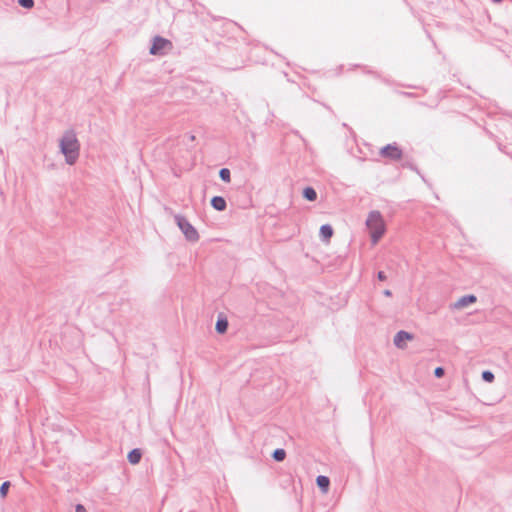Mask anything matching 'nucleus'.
I'll list each match as a JSON object with an SVG mask.
<instances>
[{
  "instance_id": "1",
  "label": "nucleus",
  "mask_w": 512,
  "mask_h": 512,
  "mask_svg": "<svg viewBox=\"0 0 512 512\" xmlns=\"http://www.w3.org/2000/svg\"><path fill=\"white\" fill-rule=\"evenodd\" d=\"M60 151L68 165H73L79 158L80 144L74 130H67L60 139Z\"/></svg>"
},
{
  "instance_id": "2",
  "label": "nucleus",
  "mask_w": 512,
  "mask_h": 512,
  "mask_svg": "<svg viewBox=\"0 0 512 512\" xmlns=\"http://www.w3.org/2000/svg\"><path fill=\"white\" fill-rule=\"evenodd\" d=\"M366 226L370 232L372 243H378L386 231V226L382 214L377 210L370 211L366 219Z\"/></svg>"
},
{
  "instance_id": "3",
  "label": "nucleus",
  "mask_w": 512,
  "mask_h": 512,
  "mask_svg": "<svg viewBox=\"0 0 512 512\" xmlns=\"http://www.w3.org/2000/svg\"><path fill=\"white\" fill-rule=\"evenodd\" d=\"M174 220L184 234L185 238L189 242H197L200 238L198 231L196 228L187 220V218L183 215L176 214L174 216Z\"/></svg>"
},
{
  "instance_id": "4",
  "label": "nucleus",
  "mask_w": 512,
  "mask_h": 512,
  "mask_svg": "<svg viewBox=\"0 0 512 512\" xmlns=\"http://www.w3.org/2000/svg\"><path fill=\"white\" fill-rule=\"evenodd\" d=\"M379 155L390 161H399L403 157V151L397 143L394 142L383 146L379 151Z\"/></svg>"
},
{
  "instance_id": "5",
  "label": "nucleus",
  "mask_w": 512,
  "mask_h": 512,
  "mask_svg": "<svg viewBox=\"0 0 512 512\" xmlns=\"http://www.w3.org/2000/svg\"><path fill=\"white\" fill-rule=\"evenodd\" d=\"M171 47H172V43L170 40L157 35V36L153 37V39H152V45L149 49V53L151 55H164L165 50L167 48H171Z\"/></svg>"
},
{
  "instance_id": "6",
  "label": "nucleus",
  "mask_w": 512,
  "mask_h": 512,
  "mask_svg": "<svg viewBox=\"0 0 512 512\" xmlns=\"http://www.w3.org/2000/svg\"><path fill=\"white\" fill-rule=\"evenodd\" d=\"M412 339H413V334H411L407 331H404V330H400L395 334L393 342L397 348L402 349L405 347V341L412 340Z\"/></svg>"
},
{
  "instance_id": "7",
  "label": "nucleus",
  "mask_w": 512,
  "mask_h": 512,
  "mask_svg": "<svg viewBox=\"0 0 512 512\" xmlns=\"http://www.w3.org/2000/svg\"><path fill=\"white\" fill-rule=\"evenodd\" d=\"M477 301V297L473 294H468L460 297L454 304L453 308L455 309H462L464 307H467L470 304H473Z\"/></svg>"
},
{
  "instance_id": "8",
  "label": "nucleus",
  "mask_w": 512,
  "mask_h": 512,
  "mask_svg": "<svg viewBox=\"0 0 512 512\" xmlns=\"http://www.w3.org/2000/svg\"><path fill=\"white\" fill-rule=\"evenodd\" d=\"M210 203H211V206L216 211H219V212H222V211H224L227 208L226 200L222 196H214V197H212Z\"/></svg>"
},
{
  "instance_id": "9",
  "label": "nucleus",
  "mask_w": 512,
  "mask_h": 512,
  "mask_svg": "<svg viewBox=\"0 0 512 512\" xmlns=\"http://www.w3.org/2000/svg\"><path fill=\"white\" fill-rule=\"evenodd\" d=\"M317 487L323 492L327 493L330 487V479L325 475H319L316 478Z\"/></svg>"
},
{
  "instance_id": "10",
  "label": "nucleus",
  "mask_w": 512,
  "mask_h": 512,
  "mask_svg": "<svg viewBox=\"0 0 512 512\" xmlns=\"http://www.w3.org/2000/svg\"><path fill=\"white\" fill-rule=\"evenodd\" d=\"M141 458H142V451L139 448L132 449L127 455V459L129 461V463L132 465L138 464L141 461Z\"/></svg>"
},
{
  "instance_id": "11",
  "label": "nucleus",
  "mask_w": 512,
  "mask_h": 512,
  "mask_svg": "<svg viewBox=\"0 0 512 512\" xmlns=\"http://www.w3.org/2000/svg\"><path fill=\"white\" fill-rule=\"evenodd\" d=\"M320 237L323 241H329L333 236V228L330 224H323L319 231Z\"/></svg>"
},
{
  "instance_id": "12",
  "label": "nucleus",
  "mask_w": 512,
  "mask_h": 512,
  "mask_svg": "<svg viewBox=\"0 0 512 512\" xmlns=\"http://www.w3.org/2000/svg\"><path fill=\"white\" fill-rule=\"evenodd\" d=\"M215 329H216L217 333L224 334L228 329L227 318L219 315L217 322H216Z\"/></svg>"
},
{
  "instance_id": "13",
  "label": "nucleus",
  "mask_w": 512,
  "mask_h": 512,
  "mask_svg": "<svg viewBox=\"0 0 512 512\" xmlns=\"http://www.w3.org/2000/svg\"><path fill=\"white\" fill-rule=\"evenodd\" d=\"M302 196L307 201L313 202L317 199V192L313 187L307 186L303 189Z\"/></svg>"
},
{
  "instance_id": "14",
  "label": "nucleus",
  "mask_w": 512,
  "mask_h": 512,
  "mask_svg": "<svg viewBox=\"0 0 512 512\" xmlns=\"http://www.w3.org/2000/svg\"><path fill=\"white\" fill-rule=\"evenodd\" d=\"M272 458L276 461V462H282L285 460L286 458V451L282 448H277L273 451L272 453Z\"/></svg>"
},
{
  "instance_id": "15",
  "label": "nucleus",
  "mask_w": 512,
  "mask_h": 512,
  "mask_svg": "<svg viewBox=\"0 0 512 512\" xmlns=\"http://www.w3.org/2000/svg\"><path fill=\"white\" fill-rule=\"evenodd\" d=\"M219 177L222 181L228 183L231 181V172L228 168H221L219 171Z\"/></svg>"
},
{
  "instance_id": "16",
  "label": "nucleus",
  "mask_w": 512,
  "mask_h": 512,
  "mask_svg": "<svg viewBox=\"0 0 512 512\" xmlns=\"http://www.w3.org/2000/svg\"><path fill=\"white\" fill-rule=\"evenodd\" d=\"M10 486H11L10 481H4L0 485V497L1 498H5L7 496Z\"/></svg>"
},
{
  "instance_id": "17",
  "label": "nucleus",
  "mask_w": 512,
  "mask_h": 512,
  "mask_svg": "<svg viewBox=\"0 0 512 512\" xmlns=\"http://www.w3.org/2000/svg\"><path fill=\"white\" fill-rule=\"evenodd\" d=\"M481 377H482L483 381L488 382V383L493 382L494 378H495L494 373L490 370H484L482 372Z\"/></svg>"
},
{
  "instance_id": "18",
  "label": "nucleus",
  "mask_w": 512,
  "mask_h": 512,
  "mask_svg": "<svg viewBox=\"0 0 512 512\" xmlns=\"http://www.w3.org/2000/svg\"><path fill=\"white\" fill-rule=\"evenodd\" d=\"M18 4L26 9H31L34 6V0H18Z\"/></svg>"
},
{
  "instance_id": "19",
  "label": "nucleus",
  "mask_w": 512,
  "mask_h": 512,
  "mask_svg": "<svg viewBox=\"0 0 512 512\" xmlns=\"http://www.w3.org/2000/svg\"><path fill=\"white\" fill-rule=\"evenodd\" d=\"M444 374H445V369L443 367L438 366V367L435 368L434 376L436 378H442L444 376Z\"/></svg>"
},
{
  "instance_id": "20",
  "label": "nucleus",
  "mask_w": 512,
  "mask_h": 512,
  "mask_svg": "<svg viewBox=\"0 0 512 512\" xmlns=\"http://www.w3.org/2000/svg\"><path fill=\"white\" fill-rule=\"evenodd\" d=\"M402 167H404V168H409V169H411V170H416V167H415V166H414V164H413L412 162H410V161H404V162L402 163Z\"/></svg>"
},
{
  "instance_id": "21",
  "label": "nucleus",
  "mask_w": 512,
  "mask_h": 512,
  "mask_svg": "<svg viewBox=\"0 0 512 512\" xmlns=\"http://www.w3.org/2000/svg\"><path fill=\"white\" fill-rule=\"evenodd\" d=\"M377 278L379 281H385L387 279V276L383 271H379L377 273Z\"/></svg>"
},
{
  "instance_id": "22",
  "label": "nucleus",
  "mask_w": 512,
  "mask_h": 512,
  "mask_svg": "<svg viewBox=\"0 0 512 512\" xmlns=\"http://www.w3.org/2000/svg\"><path fill=\"white\" fill-rule=\"evenodd\" d=\"M75 512H87V510L82 504H77L75 507Z\"/></svg>"
},
{
  "instance_id": "23",
  "label": "nucleus",
  "mask_w": 512,
  "mask_h": 512,
  "mask_svg": "<svg viewBox=\"0 0 512 512\" xmlns=\"http://www.w3.org/2000/svg\"><path fill=\"white\" fill-rule=\"evenodd\" d=\"M383 295L386 296V297H391L392 296V292H391V290L386 289V290L383 291Z\"/></svg>"
},
{
  "instance_id": "24",
  "label": "nucleus",
  "mask_w": 512,
  "mask_h": 512,
  "mask_svg": "<svg viewBox=\"0 0 512 512\" xmlns=\"http://www.w3.org/2000/svg\"><path fill=\"white\" fill-rule=\"evenodd\" d=\"M491 1H492V2H494V3H500V2H502L503 0H491Z\"/></svg>"
}]
</instances>
